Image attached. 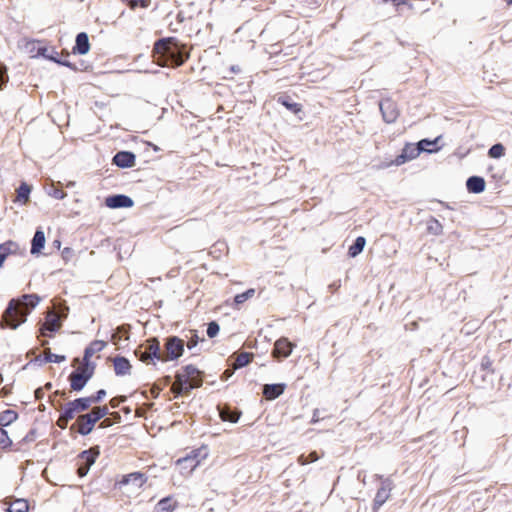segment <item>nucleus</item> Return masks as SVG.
I'll use <instances>...</instances> for the list:
<instances>
[{
	"instance_id": "nucleus-40",
	"label": "nucleus",
	"mask_w": 512,
	"mask_h": 512,
	"mask_svg": "<svg viewBox=\"0 0 512 512\" xmlns=\"http://www.w3.org/2000/svg\"><path fill=\"white\" fill-rule=\"evenodd\" d=\"M12 446V440L8 436V432L0 427V448L7 449Z\"/></svg>"
},
{
	"instance_id": "nucleus-27",
	"label": "nucleus",
	"mask_w": 512,
	"mask_h": 512,
	"mask_svg": "<svg viewBox=\"0 0 512 512\" xmlns=\"http://www.w3.org/2000/svg\"><path fill=\"white\" fill-rule=\"evenodd\" d=\"M278 103L286 107L293 114H298L302 110L301 104L294 102L288 95L279 96Z\"/></svg>"
},
{
	"instance_id": "nucleus-43",
	"label": "nucleus",
	"mask_w": 512,
	"mask_h": 512,
	"mask_svg": "<svg viewBox=\"0 0 512 512\" xmlns=\"http://www.w3.org/2000/svg\"><path fill=\"white\" fill-rule=\"evenodd\" d=\"M220 331V326L216 321H211L207 324V336L209 338H214L218 335Z\"/></svg>"
},
{
	"instance_id": "nucleus-8",
	"label": "nucleus",
	"mask_w": 512,
	"mask_h": 512,
	"mask_svg": "<svg viewBox=\"0 0 512 512\" xmlns=\"http://www.w3.org/2000/svg\"><path fill=\"white\" fill-rule=\"evenodd\" d=\"M381 480V487L378 489L373 501V509L378 510L389 498L390 491L393 488V482L390 478H383V476L376 475Z\"/></svg>"
},
{
	"instance_id": "nucleus-61",
	"label": "nucleus",
	"mask_w": 512,
	"mask_h": 512,
	"mask_svg": "<svg viewBox=\"0 0 512 512\" xmlns=\"http://www.w3.org/2000/svg\"><path fill=\"white\" fill-rule=\"evenodd\" d=\"M56 395L61 396L63 398L66 397V393L64 391L57 390V391L54 392L53 396H56Z\"/></svg>"
},
{
	"instance_id": "nucleus-25",
	"label": "nucleus",
	"mask_w": 512,
	"mask_h": 512,
	"mask_svg": "<svg viewBox=\"0 0 512 512\" xmlns=\"http://www.w3.org/2000/svg\"><path fill=\"white\" fill-rule=\"evenodd\" d=\"M177 506V502L172 496L162 498L154 508V512H173Z\"/></svg>"
},
{
	"instance_id": "nucleus-53",
	"label": "nucleus",
	"mask_w": 512,
	"mask_h": 512,
	"mask_svg": "<svg viewBox=\"0 0 512 512\" xmlns=\"http://www.w3.org/2000/svg\"><path fill=\"white\" fill-rule=\"evenodd\" d=\"M182 462H190L191 469H194L199 464V461H195V457H191V456H187L184 459L178 460V463H182Z\"/></svg>"
},
{
	"instance_id": "nucleus-15",
	"label": "nucleus",
	"mask_w": 512,
	"mask_h": 512,
	"mask_svg": "<svg viewBox=\"0 0 512 512\" xmlns=\"http://www.w3.org/2000/svg\"><path fill=\"white\" fill-rule=\"evenodd\" d=\"M293 347L294 345L287 338H280L274 344L273 354L286 358L292 353Z\"/></svg>"
},
{
	"instance_id": "nucleus-23",
	"label": "nucleus",
	"mask_w": 512,
	"mask_h": 512,
	"mask_svg": "<svg viewBox=\"0 0 512 512\" xmlns=\"http://www.w3.org/2000/svg\"><path fill=\"white\" fill-rule=\"evenodd\" d=\"M486 182L481 176H470L466 181L468 192L479 194L485 190Z\"/></svg>"
},
{
	"instance_id": "nucleus-5",
	"label": "nucleus",
	"mask_w": 512,
	"mask_h": 512,
	"mask_svg": "<svg viewBox=\"0 0 512 512\" xmlns=\"http://www.w3.org/2000/svg\"><path fill=\"white\" fill-rule=\"evenodd\" d=\"M95 370L94 363H88L72 371L69 375L70 387L73 391L79 392L86 386L87 382L93 377Z\"/></svg>"
},
{
	"instance_id": "nucleus-64",
	"label": "nucleus",
	"mask_w": 512,
	"mask_h": 512,
	"mask_svg": "<svg viewBox=\"0 0 512 512\" xmlns=\"http://www.w3.org/2000/svg\"><path fill=\"white\" fill-rule=\"evenodd\" d=\"M231 70L235 73L239 72L240 71V68L239 67H236V66H232L231 67Z\"/></svg>"
},
{
	"instance_id": "nucleus-45",
	"label": "nucleus",
	"mask_w": 512,
	"mask_h": 512,
	"mask_svg": "<svg viewBox=\"0 0 512 512\" xmlns=\"http://www.w3.org/2000/svg\"><path fill=\"white\" fill-rule=\"evenodd\" d=\"M190 333H191V337L189 338V340L187 342V348L189 350H192L197 346L199 341H204V338L200 339L195 330H191Z\"/></svg>"
},
{
	"instance_id": "nucleus-46",
	"label": "nucleus",
	"mask_w": 512,
	"mask_h": 512,
	"mask_svg": "<svg viewBox=\"0 0 512 512\" xmlns=\"http://www.w3.org/2000/svg\"><path fill=\"white\" fill-rule=\"evenodd\" d=\"M48 194L54 197L55 199L59 200L64 199L66 197V193L62 189L54 186L50 187Z\"/></svg>"
},
{
	"instance_id": "nucleus-48",
	"label": "nucleus",
	"mask_w": 512,
	"mask_h": 512,
	"mask_svg": "<svg viewBox=\"0 0 512 512\" xmlns=\"http://www.w3.org/2000/svg\"><path fill=\"white\" fill-rule=\"evenodd\" d=\"M37 437V430L35 428H32L29 430V432L22 438V440L19 442V444L22 443H30L33 442Z\"/></svg>"
},
{
	"instance_id": "nucleus-13",
	"label": "nucleus",
	"mask_w": 512,
	"mask_h": 512,
	"mask_svg": "<svg viewBox=\"0 0 512 512\" xmlns=\"http://www.w3.org/2000/svg\"><path fill=\"white\" fill-rule=\"evenodd\" d=\"M136 156L131 151H119L117 152L113 159L112 164L116 165L119 168H131L135 165Z\"/></svg>"
},
{
	"instance_id": "nucleus-35",
	"label": "nucleus",
	"mask_w": 512,
	"mask_h": 512,
	"mask_svg": "<svg viewBox=\"0 0 512 512\" xmlns=\"http://www.w3.org/2000/svg\"><path fill=\"white\" fill-rule=\"evenodd\" d=\"M125 336V340H129V325H121L117 327L116 331L112 334L111 340L117 344Z\"/></svg>"
},
{
	"instance_id": "nucleus-17",
	"label": "nucleus",
	"mask_w": 512,
	"mask_h": 512,
	"mask_svg": "<svg viewBox=\"0 0 512 512\" xmlns=\"http://www.w3.org/2000/svg\"><path fill=\"white\" fill-rule=\"evenodd\" d=\"M90 50L89 37L86 32H80L76 35L75 45L73 47V53L79 55H85Z\"/></svg>"
},
{
	"instance_id": "nucleus-56",
	"label": "nucleus",
	"mask_w": 512,
	"mask_h": 512,
	"mask_svg": "<svg viewBox=\"0 0 512 512\" xmlns=\"http://www.w3.org/2000/svg\"><path fill=\"white\" fill-rule=\"evenodd\" d=\"M380 1L383 3L392 2L394 4V6H396V7H399L400 5L407 4L406 0H380Z\"/></svg>"
},
{
	"instance_id": "nucleus-7",
	"label": "nucleus",
	"mask_w": 512,
	"mask_h": 512,
	"mask_svg": "<svg viewBox=\"0 0 512 512\" xmlns=\"http://www.w3.org/2000/svg\"><path fill=\"white\" fill-rule=\"evenodd\" d=\"M99 454L100 451L98 446L84 450L79 454V461L77 463V474L79 477L82 478L88 474L90 467L95 463Z\"/></svg>"
},
{
	"instance_id": "nucleus-38",
	"label": "nucleus",
	"mask_w": 512,
	"mask_h": 512,
	"mask_svg": "<svg viewBox=\"0 0 512 512\" xmlns=\"http://www.w3.org/2000/svg\"><path fill=\"white\" fill-rule=\"evenodd\" d=\"M31 192V187L23 182L17 189V197L20 201H23L24 203L29 200V195Z\"/></svg>"
},
{
	"instance_id": "nucleus-22",
	"label": "nucleus",
	"mask_w": 512,
	"mask_h": 512,
	"mask_svg": "<svg viewBox=\"0 0 512 512\" xmlns=\"http://www.w3.org/2000/svg\"><path fill=\"white\" fill-rule=\"evenodd\" d=\"M46 242L44 231L41 228H37L34 236L31 240V249L30 253L32 255L39 254L41 250L44 248Z\"/></svg>"
},
{
	"instance_id": "nucleus-20",
	"label": "nucleus",
	"mask_w": 512,
	"mask_h": 512,
	"mask_svg": "<svg viewBox=\"0 0 512 512\" xmlns=\"http://www.w3.org/2000/svg\"><path fill=\"white\" fill-rule=\"evenodd\" d=\"M114 372L117 376H124L131 373L130 361L124 356H116L113 359Z\"/></svg>"
},
{
	"instance_id": "nucleus-47",
	"label": "nucleus",
	"mask_w": 512,
	"mask_h": 512,
	"mask_svg": "<svg viewBox=\"0 0 512 512\" xmlns=\"http://www.w3.org/2000/svg\"><path fill=\"white\" fill-rule=\"evenodd\" d=\"M8 74H7V67L0 63V90L3 88L4 85L8 82Z\"/></svg>"
},
{
	"instance_id": "nucleus-62",
	"label": "nucleus",
	"mask_w": 512,
	"mask_h": 512,
	"mask_svg": "<svg viewBox=\"0 0 512 512\" xmlns=\"http://www.w3.org/2000/svg\"><path fill=\"white\" fill-rule=\"evenodd\" d=\"M160 388L159 387H153V393H154V397H157L160 393Z\"/></svg>"
},
{
	"instance_id": "nucleus-63",
	"label": "nucleus",
	"mask_w": 512,
	"mask_h": 512,
	"mask_svg": "<svg viewBox=\"0 0 512 512\" xmlns=\"http://www.w3.org/2000/svg\"><path fill=\"white\" fill-rule=\"evenodd\" d=\"M44 388H45L46 390H50V389L52 388V383H51V382L46 383V384H45V386H44Z\"/></svg>"
},
{
	"instance_id": "nucleus-28",
	"label": "nucleus",
	"mask_w": 512,
	"mask_h": 512,
	"mask_svg": "<svg viewBox=\"0 0 512 512\" xmlns=\"http://www.w3.org/2000/svg\"><path fill=\"white\" fill-rule=\"evenodd\" d=\"M66 360V357L64 355H57L52 353L50 350L47 351L46 355L44 357L37 356L35 358V362H38L40 365L54 362V363H61Z\"/></svg>"
},
{
	"instance_id": "nucleus-58",
	"label": "nucleus",
	"mask_w": 512,
	"mask_h": 512,
	"mask_svg": "<svg viewBox=\"0 0 512 512\" xmlns=\"http://www.w3.org/2000/svg\"><path fill=\"white\" fill-rule=\"evenodd\" d=\"M319 420H320L319 409H315L314 412H313L311 423L315 424V423L319 422Z\"/></svg>"
},
{
	"instance_id": "nucleus-24",
	"label": "nucleus",
	"mask_w": 512,
	"mask_h": 512,
	"mask_svg": "<svg viewBox=\"0 0 512 512\" xmlns=\"http://www.w3.org/2000/svg\"><path fill=\"white\" fill-rule=\"evenodd\" d=\"M107 343L103 340H94L88 347L85 348L83 361L84 364L91 363L90 358L96 353L102 351L106 347Z\"/></svg>"
},
{
	"instance_id": "nucleus-29",
	"label": "nucleus",
	"mask_w": 512,
	"mask_h": 512,
	"mask_svg": "<svg viewBox=\"0 0 512 512\" xmlns=\"http://www.w3.org/2000/svg\"><path fill=\"white\" fill-rule=\"evenodd\" d=\"M366 245V239L363 236H359L355 239L353 244L348 249V255L352 258L358 256Z\"/></svg>"
},
{
	"instance_id": "nucleus-14",
	"label": "nucleus",
	"mask_w": 512,
	"mask_h": 512,
	"mask_svg": "<svg viewBox=\"0 0 512 512\" xmlns=\"http://www.w3.org/2000/svg\"><path fill=\"white\" fill-rule=\"evenodd\" d=\"M145 349L150 360H158L164 362V354L161 352L160 342L156 337L147 340Z\"/></svg>"
},
{
	"instance_id": "nucleus-32",
	"label": "nucleus",
	"mask_w": 512,
	"mask_h": 512,
	"mask_svg": "<svg viewBox=\"0 0 512 512\" xmlns=\"http://www.w3.org/2000/svg\"><path fill=\"white\" fill-rule=\"evenodd\" d=\"M29 505L25 499L14 500L7 508L8 512H28Z\"/></svg>"
},
{
	"instance_id": "nucleus-1",
	"label": "nucleus",
	"mask_w": 512,
	"mask_h": 512,
	"mask_svg": "<svg viewBox=\"0 0 512 512\" xmlns=\"http://www.w3.org/2000/svg\"><path fill=\"white\" fill-rule=\"evenodd\" d=\"M152 54L160 66L173 68L183 65L190 56L186 44L175 37H164L155 41Z\"/></svg>"
},
{
	"instance_id": "nucleus-57",
	"label": "nucleus",
	"mask_w": 512,
	"mask_h": 512,
	"mask_svg": "<svg viewBox=\"0 0 512 512\" xmlns=\"http://www.w3.org/2000/svg\"><path fill=\"white\" fill-rule=\"evenodd\" d=\"M44 388L42 387H39L35 390L34 394H35V398L37 400H40L44 397V391H43Z\"/></svg>"
},
{
	"instance_id": "nucleus-26",
	"label": "nucleus",
	"mask_w": 512,
	"mask_h": 512,
	"mask_svg": "<svg viewBox=\"0 0 512 512\" xmlns=\"http://www.w3.org/2000/svg\"><path fill=\"white\" fill-rule=\"evenodd\" d=\"M440 138L441 136L436 137L434 140L425 138L417 142V144L421 148V152L434 153L440 149V147L437 146Z\"/></svg>"
},
{
	"instance_id": "nucleus-6",
	"label": "nucleus",
	"mask_w": 512,
	"mask_h": 512,
	"mask_svg": "<svg viewBox=\"0 0 512 512\" xmlns=\"http://www.w3.org/2000/svg\"><path fill=\"white\" fill-rule=\"evenodd\" d=\"M164 362L179 359L184 353V340L177 336H169L164 343Z\"/></svg>"
},
{
	"instance_id": "nucleus-54",
	"label": "nucleus",
	"mask_w": 512,
	"mask_h": 512,
	"mask_svg": "<svg viewBox=\"0 0 512 512\" xmlns=\"http://www.w3.org/2000/svg\"><path fill=\"white\" fill-rule=\"evenodd\" d=\"M74 255V250L70 247H65L62 251V257L67 261Z\"/></svg>"
},
{
	"instance_id": "nucleus-52",
	"label": "nucleus",
	"mask_w": 512,
	"mask_h": 512,
	"mask_svg": "<svg viewBox=\"0 0 512 512\" xmlns=\"http://www.w3.org/2000/svg\"><path fill=\"white\" fill-rule=\"evenodd\" d=\"M491 366H492V360L488 357V356H485L482 358V361H481V367L483 370H491Z\"/></svg>"
},
{
	"instance_id": "nucleus-10",
	"label": "nucleus",
	"mask_w": 512,
	"mask_h": 512,
	"mask_svg": "<svg viewBox=\"0 0 512 512\" xmlns=\"http://www.w3.org/2000/svg\"><path fill=\"white\" fill-rule=\"evenodd\" d=\"M420 153L421 148L418 146L417 143H407L402 149L401 153L395 158V160L392 163L396 166H400L410 160L415 159L420 155Z\"/></svg>"
},
{
	"instance_id": "nucleus-42",
	"label": "nucleus",
	"mask_w": 512,
	"mask_h": 512,
	"mask_svg": "<svg viewBox=\"0 0 512 512\" xmlns=\"http://www.w3.org/2000/svg\"><path fill=\"white\" fill-rule=\"evenodd\" d=\"M73 418H70V417H67L65 415V406L62 407L61 409V412H60V415H59V418L56 422L57 426L61 429H66L67 426H68V423L72 420Z\"/></svg>"
},
{
	"instance_id": "nucleus-2",
	"label": "nucleus",
	"mask_w": 512,
	"mask_h": 512,
	"mask_svg": "<svg viewBox=\"0 0 512 512\" xmlns=\"http://www.w3.org/2000/svg\"><path fill=\"white\" fill-rule=\"evenodd\" d=\"M40 301L41 298L37 294H24L17 299H11L2 314L0 326L17 329L27 321V316Z\"/></svg>"
},
{
	"instance_id": "nucleus-16",
	"label": "nucleus",
	"mask_w": 512,
	"mask_h": 512,
	"mask_svg": "<svg viewBox=\"0 0 512 512\" xmlns=\"http://www.w3.org/2000/svg\"><path fill=\"white\" fill-rule=\"evenodd\" d=\"M147 481V476L142 472H132L127 475H124L122 479L119 481V485H129L132 484L136 488H140Z\"/></svg>"
},
{
	"instance_id": "nucleus-19",
	"label": "nucleus",
	"mask_w": 512,
	"mask_h": 512,
	"mask_svg": "<svg viewBox=\"0 0 512 512\" xmlns=\"http://www.w3.org/2000/svg\"><path fill=\"white\" fill-rule=\"evenodd\" d=\"M380 110L385 122L393 123L398 117V111L393 102L386 100L380 103Z\"/></svg>"
},
{
	"instance_id": "nucleus-50",
	"label": "nucleus",
	"mask_w": 512,
	"mask_h": 512,
	"mask_svg": "<svg viewBox=\"0 0 512 512\" xmlns=\"http://www.w3.org/2000/svg\"><path fill=\"white\" fill-rule=\"evenodd\" d=\"M126 400H127V397L123 396V395L113 397L110 400V406L112 408H117L121 403H124Z\"/></svg>"
},
{
	"instance_id": "nucleus-44",
	"label": "nucleus",
	"mask_w": 512,
	"mask_h": 512,
	"mask_svg": "<svg viewBox=\"0 0 512 512\" xmlns=\"http://www.w3.org/2000/svg\"><path fill=\"white\" fill-rule=\"evenodd\" d=\"M134 354L135 356L142 362L146 363V364H149L150 362H152L153 360H150V358H148V353L146 352V349L143 347V346H139L135 351H134Z\"/></svg>"
},
{
	"instance_id": "nucleus-30",
	"label": "nucleus",
	"mask_w": 512,
	"mask_h": 512,
	"mask_svg": "<svg viewBox=\"0 0 512 512\" xmlns=\"http://www.w3.org/2000/svg\"><path fill=\"white\" fill-rule=\"evenodd\" d=\"M18 418V414L17 412H15L14 410H5L3 412L0 413V426L2 428L10 425L11 423H13L14 421H16Z\"/></svg>"
},
{
	"instance_id": "nucleus-11",
	"label": "nucleus",
	"mask_w": 512,
	"mask_h": 512,
	"mask_svg": "<svg viewBox=\"0 0 512 512\" xmlns=\"http://www.w3.org/2000/svg\"><path fill=\"white\" fill-rule=\"evenodd\" d=\"M45 320V323L41 324L39 329L42 336H47V332L55 333L62 326L61 317L57 316L53 311L47 312Z\"/></svg>"
},
{
	"instance_id": "nucleus-49",
	"label": "nucleus",
	"mask_w": 512,
	"mask_h": 512,
	"mask_svg": "<svg viewBox=\"0 0 512 512\" xmlns=\"http://www.w3.org/2000/svg\"><path fill=\"white\" fill-rule=\"evenodd\" d=\"M106 396V390L100 389L94 395L89 396L92 404L100 402Z\"/></svg>"
},
{
	"instance_id": "nucleus-41",
	"label": "nucleus",
	"mask_w": 512,
	"mask_h": 512,
	"mask_svg": "<svg viewBox=\"0 0 512 512\" xmlns=\"http://www.w3.org/2000/svg\"><path fill=\"white\" fill-rule=\"evenodd\" d=\"M318 459H319V456H318L317 452L311 451L310 453H308V455L302 454L299 457V463L301 465H306L309 463H313V462L317 461Z\"/></svg>"
},
{
	"instance_id": "nucleus-12",
	"label": "nucleus",
	"mask_w": 512,
	"mask_h": 512,
	"mask_svg": "<svg viewBox=\"0 0 512 512\" xmlns=\"http://www.w3.org/2000/svg\"><path fill=\"white\" fill-rule=\"evenodd\" d=\"M105 204L107 207L112 209L117 208H130L134 202L131 197L124 194H115L106 197Z\"/></svg>"
},
{
	"instance_id": "nucleus-34",
	"label": "nucleus",
	"mask_w": 512,
	"mask_h": 512,
	"mask_svg": "<svg viewBox=\"0 0 512 512\" xmlns=\"http://www.w3.org/2000/svg\"><path fill=\"white\" fill-rule=\"evenodd\" d=\"M253 358V354L249 352H241L236 355L235 369L247 366Z\"/></svg>"
},
{
	"instance_id": "nucleus-55",
	"label": "nucleus",
	"mask_w": 512,
	"mask_h": 512,
	"mask_svg": "<svg viewBox=\"0 0 512 512\" xmlns=\"http://www.w3.org/2000/svg\"><path fill=\"white\" fill-rule=\"evenodd\" d=\"M68 313H69V307L65 305L59 310V313L57 314V316L61 317V321H63L64 319L67 318Z\"/></svg>"
},
{
	"instance_id": "nucleus-51",
	"label": "nucleus",
	"mask_w": 512,
	"mask_h": 512,
	"mask_svg": "<svg viewBox=\"0 0 512 512\" xmlns=\"http://www.w3.org/2000/svg\"><path fill=\"white\" fill-rule=\"evenodd\" d=\"M56 63L59 64V65L68 67L71 70H75V71L78 70V68L73 63H71L69 60H67V59H60V58H58V61Z\"/></svg>"
},
{
	"instance_id": "nucleus-33",
	"label": "nucleus",
	"mask_w": 512,
	"mask_h": 512,
	"mask_svg": "<svg viewBox=\"0 0 512 512\" xmlns=\"http://www.w3.org/2000/svg\"><path fill=\"white\" fill-rule=\"evenodd\" d=\"M37 53H38V55H41L44 58L51 60L55 63L58 61V58H59L58 52L52 47H46V46L39 47Z\"/></svg>"
},
{
	"instance_id": "nucleus-59",
	"label": "nucleus",
	"mask_w": 512,
	"mask_h": 512,
	"mask_svg": "<svg viewBox=\"0 0 512 512\" xmlns=\"http://www.w3.org/2000/svg\"><path fill=\"white\" fill-rule=\"evenodd\" d=\"M232 374H233V371H232V370L227 369V370H225V371L223 372V374H222V376H221V379H222V380H224V381H225V380H228V379L232 376Z\"/></svg>"
},
{
	"instance_id": "nucleus-31",
	"label": "nucleus",
	"mask_w": 512,
	"mask_h": 512,
	"mask_svg": "<svg viewBox=\"0 0 512 512\" xmlns=\"http://www.w3.org/2000/svg\"><path fill=\"white\" fill-rule=\"evenodd\" d=\"M17 248V244L13 241H7L0 244V262L3 264L5 259L14 252Z\"/></svg>"
},
{
	"instance_id": "nucleus-18",
	"label": "nucleus",
	"mask_w": 512,
	"mask_h": 512,
	"mask_svg": "<svg viewBox=\"0 0 512 512\" xmlns=\"http://www.w3.org/2000/svg\"><path fill=\"white\" fill-rule=\"evenodd\" d=\"M218 410H219V415H220V418L222 419V421H228L231 423L238 422V420L242 414L240 410L232 409L227 404L218 406Z\"/></svg>"
},
{
	"instance_id": "nucleus-39",
	"label": "nucleus",
	"mask_w": 512,
	"mask_h": 512,
	"mask_svg": "<svg viewBox=\"0 0 512 512\" xmlns=\"http://www.w3.org/2000/svg\"><path fill=\"white\" fill-rule=\"evenodd\" d=\"M254 294H255V289L250 288V289L246 290L243 293L237 294L234 297V302H235L236 305L243 304L248 299L252 298L254 296Z\"/></svg>"
},
{
	"instance_id": "nucleus-9",
	"label": "nucleus",
	"mask_w": 512,
	"mask_h": 512,
	"mask_svg": "<svg viewBox=\"0 0 512 512\" xmlns=\"http://www.w3.org/2000/svg\"><path fill=\"white\" fill-rule=\"evenodd\" d=\"M92 405L89 397H80L65 404V415L74 418L76 413L88 410Z\"/></svg>"
},
{
	"instance_id": "nucleus-21",
	"label": "nucleus",
	"mask_w": 512,
	"mask_h": 512,
	"mask_svg": "<svg viewBox=\"0 0 512 512\" xmlns=\"http://www.w3.org/2000/svg\"><path fill=\"white\" fill-rule=\"evenodd\" d=\"M285 388L284 383L266 384L263 386V395L268 400H274L284 393Z\"/></svg>"
},
{
	"instance_id": "nucleus-60",
	"label": "nucleus",
	"mask_w": 512,
	"mask_h": 512,
	"mask_svg": "<svg viewBox=\"0 0 512 512\" xmlns=\"http://www.w3.org/2000/svg\"><path fill=\"white\" fill-rule=\"evenodd\" d=\"M111 425H112V421H111L110 419H104V420L100 423L99 427H100V428H107V427H110Z\"/></svg>"
},
{
	"instance_id": "nucleus-36",
	"label": "nucleus",
	"mask_w": 512,
	"mask_h": 512,
	"mask_svg": "<svg viewBox=\"0 0 512 512\" xmlns=\"http://www.w3.org/2000/svg\"><path fill=\"white\" fill-rule=\"evenodd\" d=\"M505 148L501 143H496L492 145L488 150V156L490 158L498 159L504 156Z\"/></svg>"
},
{
	"instance_id": "nucleus-4",
	"label": "nucleus",
	"mask_w": 512,
	"mask_h": 512,
	"mask_svg": "<svg viewBox=\"0 0 512 512\" xmlns=\"http://www.w3.org/2000/svg\"><path fill=\"white\" fill-rule=\"evenodd\" d=\"M107 414V406L95 407L90 412L78 416L76 423L70 427V430H74L77 426V432L82 436H86L92 432L95 424Z\"/></svg>"
},
{
	"instance_id": "nucleus-37",
	"label": "nucleus",
	"mask_w": 512,
	"mask_h": 512,
	"mask_svg": "<svg viewBox=\"0 0 512 512\" xmlns=\"http://www.w3.org/2000/svg\"><path fill=\"white\" fill-rule=\"evenodd\" d=\"M123 3L126 4L127 7L130 9H136V8H148L151 4V0H121Z\"/></svg>"
},
{
	"instance_id": "nucleus-3",
	"label": "nucleus",
	"mask_w": 512,
	"mask_h": 512,
	"mask_svg": "<svg viewBox=\"0 0 512 512\" xmlns=\"http://www.w3.org/2000/svg\"><path fill=\"white\" fill-rule=\"evenodd\" d=\"M202 372L194 365L189 364L175 375L172 392L176 395H188L193 389L202 386Z\"/></svg>"
}]
</instances>
